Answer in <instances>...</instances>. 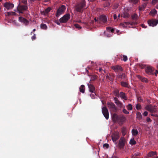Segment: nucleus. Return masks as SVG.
<instances>
[{
  "instance_id": "nucleus-21",
  "label": "nucleus",
  "mask_w": 158,
  "mask_h": 158,
  "mask_svg": "<svg viewBox=\"0 0 158 158\" xmlns=\"http://www.w3.org/2000/svg\"><path fill=\"white\" fill-rule=\"evenodd\" d=\"M138 77L140 80L142 82H145V83H147L148 82V80L145 77H143L140 75H138Z\"/></svg>"
},
{
  "instance_id": "nucleus-59",
  "label": "nucleus",
  "mask_w": 158,
  "mask_h": 158,
  "mask_svg": "<svg viewBox=\"0 0 158 158\" xmlns=\"http://www.w3.org/2000/svg\"><path fill=\"white\" fill-rule=\"evenodd\" d=\"M158 73V70H156V72L155 73V74L156 76H157V74Z\"/></svg>"
},
{
  "instance_id": "nucleus-56",
  "label": "nucleus",
  "mask_w": 158,
  "mask_h": 158,
  "mask_svg": "<svg viewBox=\"0 0 158 158\" xmlns=\"http://www.w3.org/2000/svg\"><path fill=\"white\" fill-rule=\"evenodd\" d=\"M139 66L141 67L142 69L145 68V65H142V64H139Z\"/></svg>"
},
{
  "instance_id": "nucleus-3",
  "label": "nucleus",
  "mask_w": 158,
  "mask_h": 158,
  "mask_svg": "<svg viewBox=\"0 0 158 158\" xmlns=\"http://www.w3.org/2000/svg\"><path fill=\"white\" fill-rule=\"evenodd\" d=\"M28 8L27 5L21 4L20 2L17 7V9L19 13L21 14L23 13L25 11L27 10Z\"/></svg>"
},
{
  "instance_id": "nucleus-41",
  "label": "nucleus",
  "mask_w": 158,
  "mask_h": 158,
  "mask_svg": "<svg viewBox=\"0 0 158 158\" xmlns=\"http://www.w3.org/2000/svg\"><path fill=\"white\" fill-rule=\"evenodd\" d=\"M129 16H130V15L127 13H124V15H123V17L125 18H127L129 17Z\"/></svg>"
},
{
  "instance_id": "nucleus-52",
  "label": "nucleus",
  "mask_w": 158,
  "mask_h": 158,
  "mask_svg": "<svg viewBox=\"0 0 158 158\" xmlns=\"http://www.w3.org/2000/svg\"><path fill=\"white\" fill-rule=\"evenodd\" d=\"M124 24L127 25H130V22H124Z\"/></svg>"
},
{
  "instance_id": "nucleus-15",
  "label": "nucleus",
  "mask_w": 158,
  "mask_h": 158,
  "mask_svg": "<svg viewBox=\"0 0 158 158\" xmlns=\"http://www.w3.org/2000/svg\"><path fill=\"white\" fill-rule=\"evenodd\" d=\"M112 69L114 70L116 72L119 71H123L122 67L118 65L112 67Z\"/></svg>"
},
{
  "instance_id": "nucleus-37",
  "label": "nucleus",
  "mask_w": 158,
  "mask_h": 158,
  "mask_svg": "<svg viewBox=\"0 0 158 158\" xmlns=\"http://www.w3.org/2000/svg\"><path fill=\"white\" fill-rule=\"evenodd\" d=\"M136 108L138 110L141 109L142 108L141 106L139 104H138L136 105Z\"/></svg>"
},
{
  "instance_id": "nucleus-46",
  "label": "nucleus",
  "mask_w": 158,
  "mask_h": 158,
  "mask_svg": "<svg viewBox=\"0 0 158 158\" xmlns=\"http://www.w3.org/2000/svg\"><path fill=\"white\" fill-rule=\"evenodd\" d=\"M109 147V144L107 143H105L104 145H103V147H105L106 148H108Z\"/></svg>"
},
{
  "instance_id": "nucleus-50",
  "label": "nucleus",
  "mask_w": 158,
  "mask_h": 158,
  "mask_svg": "<svg viewBox=\"0 0 158 158\" xmlns=\"http://www.w3.org/2000/svg\"><path fill=\"white\" fill-rule=\"evenodd\" d=\"M158 1V0H152V3L153 4H155L156 2Z\"/></svg>"
},
{
  "instance_id": "nucleus-5",
  "label": "nucleus",
  "mask_w": 158,
  "mask_h": 158,
  "mask_svg": "<svg viewBox=\"0 0 158 158\" xmlns=\"http://www.w3.org/2000/svg\"><path fill=\"white\" fill-rule=\"evenodd\" d=\"M66 9V7L64 5H62L57 10L56 13V16L58 17L61 15L64 12Z\"/></svg>"
},
{
  "instance_id": "nucleus-64",
  "label": "nucleus",
  "mask_w": 158,
  "mask_h": 158,
  "mask_svg": "<svg viewBox=\"0 0 158 158\" xmlns=\"http://www.w3.org/2000/svg\"><path fill=\"white\" fill-rule=\"evenodd\" d=\"M156 156V157L155 156V157H153V158H158V157L157 156Z\"/></svg>"
},
{
  "instance_id": "nucleus-35",
  "label": "nucleus",
  "mask_w": 158,
  "mask_h": 158,
  "mask_svg": "<svg viewBox=\"0 0 158 158\" xmlns=\"http://www.w3.org/2000/svg\"><path fill=\"white\" fill-rule=\"evenodd\" d=\"M132 106L131 104H128L127 106V108L128 110H132Z\"/></svg>"
},
{
  "instance_id": "nucleus-27",
  "label": "nucleus",
  "mask_w": 158,
  "mask_h": 158,
  "mask_svg": "<svg viewBox=\"0 0 158 158\" xmlns=\"http://www.w3.org/2000/svg\"><path fill=\"white\" fill-rule=\"evenodd\" d=\"M106 30L108 32H111L112 33H113L114 31V29L113 28H111V27H106Z\"/></svg>"
},
{
  "instance_id": "nucleus-47",
  "label": "nucleus",
  "mask_w": 158,
  "mask_h": 158,
  "mask_svg": "<svg viewBox=\"0 0 158 158\" xmlns=\"http://www.w3.org/2000/svg\"><path fill=\"white\" fill-rule=\"evenodd\" d=\"M138 100L139 102H141L143 101V100L141 97H139L138 98Z\"/></svg>"
},
{
  "instance_id": "nucleus-36",
  "label": "nucleus",
  "mask_w": 158,
  "mask_h": 158,
  "mask_svg": "<svg viewBox=\"0 0 158 158\" xmlns=\"http://www.w3.org/2000/svg\"><path fill=\"white\" fill-rule=\"evenodd\" d=\"M123 58L122 59V60H123V61L125 62L127 60V56L125 55H123Z\"/></svg>"
},
{
  "instance_id": "nucleus-18",
  "label": "nucleus",
  "mask_w": 158,
  "mask_h": 158,
  "mask_svg": "<svg viewBox=\"0 0 158 158\" xmlns=\"http://www.w3.org/2000/svg\"><path fill=\"white\" fill-rule=\"evenodd\" d=\"M157 156V152L156 151H151L148 154V157H151L153 158L155 156Z\"/></svg>"
},
{
  "instance_id": "nucleus-11",
  "label": "nucleus",
  "mask_w": 158,
  "mask_h": 158,
  "mask_svg": "<svg viewBox=\"0 0 158 158\" xmlns=\"http://www.w3.org/2000/svg\"><path fill=\"white\" fill-rule=\"evenodd\" d=\"M148 23L150 26L154 27L158 23V20L157 19H151L148 20Z\"/></svg>"
},
{
  "instance_id": "nucleus-19",
  "label": "nucleus",
  "mask_w": 158,
  "mask_h": 158,
  "mask_svg": "<svg viewBox=\"0 0 158 158\" xmlns=\"http://www.w3.org/2000/svg\"><path fill=\"white\" fill-rule=\"evenodd\" d=\"M119 95L120 97H121L122 99H123L125 100H126L127 99V97L126 96L125 93L124 92H120L119 94Z\"/></svg>"
},
{
  "instance_id": "nucleus-25",
  "label": "nucleus",
  "mask_w": 158,
  "mask_h": 158,
  "mask_svg": "<svg viewBox=\"0 0 158 158\" xmlns=\"http://www.w3.org/2000/svg\"><path fill=\"white\" fill-rule=\"evenodd\" d=\"M131 133H132V135L134 136H136L138 134V131L136 129H133L131 130Z\"/></svg>"
},
{
  "instance_id": "nucleus-17",
  "label": "nucleus",
  "mask_w": 158,
  "mask_h": 158,
  "mask_svg": "<svg viewBox=\"0 0 158 158\" xmlns=\"http://www.w3.org/2000/svg\"><path fill=\"white\" fill-rule=\"evenodd\" d=\"M145 71L146 73L149 74H152L153 70L150 66H147L145 68Z\"/></svg>"
},
{
  "instance_id": "nucleus-7",
  "label": "nucleus",
  "mask_w": 158,
  "mask_h": 158,
  "mask_svg": "<svg viewBox=\"0 0 158 158\" xmlns=\"http://www.w3.org/2000/svg\"><path fill=\"white\" fill-rule=\"evenodd\" d=\"M119 133L117 131H115L111 135V139L113 142L116 143V141L119 138Z\"/></svg>"
},
{
  "instance_id": "nucleus-60",
  "label": "nucleus",
  "mask_w": 158,
  "mask_h": 158,
  "mask_svg": "<svg viewBox=\"0 0 158 158\" xmlns=\"http://www.w3.org/2000/svg\"><path fill=\"white\" fill-rule=\"evenodd\" d=\"M92 96H93V97H92V98H94V94H90V96L91 97Z\"/></svg>"
},
{
  "instance_id": "nucleus-13",
  "label": "nucleus",
  "mask_w": 158,
  "mask_h": 158,
  "mask_svg": "<svg viewBox=\"0 0 158 158\" xmlns=\"http://www.w3.org/2000/svg\"><path fill=\"white\" fill-rule=\"evenodd\" d=\"M19 20L20 22L23 23L26 26L28 24L29 21L23 17H20L19 18Z\"/></svg>"
},
{
  "instance_id": "nucleus-48",
  "label": "nucleus",
  "mask_w": 158,
  "mask_h": 158,
  "mask_svg": "<svg viewBox=\"0 0 158 158\" xmlns=\"http://www.w3.org/2000/svg\"><path fill=\"white\" fill-rule=\"evenodd\" d=\"M36 38V37H35V35L34 34V35L31 37V39L32 40H34Z\"/></svg>"
},
{
  "instance_id": "nucleus-58",
  "label": "nucleus",
  "mask_w": 158,
  "mask_h": 158,
  "mask_svg": "<svg viewBox=\"0 0 158 158\" xmlns=\"http://www.w3.org/2000/svg\"><path fill=\"white\" fill-rule=\"evenodd\" d=\"M94 20L95 22H97L98 23V18L97 19L96 18H94Z\"/></svg>"
},
{
  "instance_id": "nucleus-20",
  "label": "nucleus",
  "mask_w": 158,
  "mask_h": 158,
  "mask_svg": "<svg viewBox=\"0 0 158 158\" xmlns=\"http://www.w3.org/2000/svg\"><path fill=\"white\" fill-rule=\"evenodd\" d=\"M89 90L91 93H93L95 90V88L94 86L91 84H88Z\"/></svg>"
},
{
  "instance_id": "nucleus-24",
  "label": "nucleus",
  "mask_w": 158,
  "mask_h": 158,
  "mask_svg": "<svg viewBox=\"0 0 158 158\" xmlns=\"http://www.w3.org/2000/svg\"><path fill=\"white\" fill-rule=\"evenodd\" d=\"M16 15V13L14 12H7L5 13V15L6 16H9L10 15Z\"/></svg>"
},
{
  "instance_id": "nucleus-4",
  "label": "nucleus",
  "mask_w": 158,
  "mask_h": 158,
  "mask_svg": "<svg viewBox=\"0 0 158 158\" xmlns=\"http://www.w3.org/2000/svg\"><path fill=\"white\" fill-rule=\"evenodd\" d=\"M145 108L146 110L152 113H155L157 111V106H152L151 104L146 106Z\"/></svg>"
},
{
  "instance_id": "nucleus-28",
  "label": "nucleus",
  "mask_w": 158,
  "mask_h": 158,
  "mask_svg": "<svg viewBox=\"0 0 158 158\" xmlns=\"http://www.w3.org/2000/svg\"><path fill=\"white\" fill-rule=\"evenodd\" d=\"M126 75L124 73H122L118 76V78L121 79H124L126 78Z\"/></svg>"
},
{
  "instance_id": "nucleus-42",
  "label": "nucleus",
  "mask_w": 158,
  "mask_h": 158,
  "mask_svg": "<svg viewBox=\"0 0 158 158\" xmlns=\"http://www.w3.org/2000/svg\"><path fill=\"white\" fill-rule=\"evenodd\" d=\"M74 26L75 27L77 28H78L79 29H81L82 27H81L79 25V24H75L74 25Z\"/></svg>"
},
{
  "instance_id": "nucleus-12",
  "label": "nucleus",
  "mask_w": 158,
  "mask_h": 158,
  "mask_svg": "<svg viewBox=\"0 0 158 158\" xmlns=\"http://www.w3.org/2000/svg\"><path fill=\"white\" fill-rule=\"evenodd\" d=\"M107 105L108 108L111 109L112 110L114 111L117 110V107L114 103L108 102L107 103Z\"/></svg>"
},
{
  "instance_id": "nucleus-6",
  "label": "nucleus",
  "mask_w": 158,
  "mask_h": 158,
  "mask_svg": "<svg viewBox=\"0 0 158 158\" xmlns=\"http://www.w3.org/2000/svg\"><path fill=\"white\" fill-rule=\"evenodd\" d=\"M70 18V15L69 14H67L60 19V23H65L68 22Z\"/></svg>"
},
{
  "instance_id": "nucleus-32",
  "label": "nucleus",
  "mask_w": 158,
  "mask_h": 158,
  "mask_svg": "<svg viewBox=\"0 0 158 158\" xmlns=\"http://www.w3.org/2000/svg\"><path fill=\"white\" fill-rule=\"evenodd\" d=\"M21 3V4L23 5H27V1L26 0H19V3Z\"/></svg>"
},
{
  "instance_id": "nucleus-33",
  "label": "nucleus",
  "mask_w": 158,
  "mask_h": 158,
  "mask_svg": "<svg viewBox=\"0 0 158 158\" xmlns=\"http://www.w3.org/2000/svg\"><path fill=\"white\" fill-rule=\"evenodd\" d=\"M130 143L131 145H134L136 143V141L133 138H131L130 141Z\"/></svg>"
},
{
  "instance_id": "nucleus-14",
  "label": "nucleus",
  "mask_w": 158,
  "mask_h": 158,
  "mask_svg": "<svg viewBox=\"0 0 158 158\" xmlns=\"http://www.w3.org/2000/svg\"><path fill=\"white\" fill-rule=\"evenodd\" d=\"M4 6L7 10L12 9L14 7V5L12 3L6 2L4 4Z\"/></svg>"
},
{
  "instance_id": "nucleus-55",
  "label": "nucleus",
  "mask_w": 158,
  "mask_h": 158,
  "mask_svg": "<svg viewBox=\"0 0 158 158\" xmlns=\"http://www.w3.org/2000/svg\"><path fill=\"white\" fill-rule=\"evenodd\" d=\"M113 17H114V20H115L116 19L117 17V15H116V14H114V15Z\"/></svg>"
},
{
  "instance_id": "nucleus-16",
  "label": "nucleus",
  "mask_w": 158,
  "mask_h": 158,
  "mask_svg": "<svg viewBox=\"0 0 158 158\" xmlns=\"http://www.w3.org/2000/svg\"><path fill=\"white\" fill-rule=\"evenodd\" d=\"M114 103H116V105L120 108H122L123 106L121 102L119 101L118 99L117 98H114Z\"/></svg>"
},
{
  "instance_id": "nucleus-63",
  "label": "nucleus",
  "mask_w": 158,
  "mask_h": 158,
  "mask_svg": "<svg viewBox=\"0 0 158 158\" xmlns=\"http://www.w3.org/2000/svg\"><path fill=\"white\" fill-rule=\"evenodd\" d=\"M113 158H118L116 156H113Z\"/></svg>"
},
{
  "instance_id": "nucleus-49",
  "label": "nucleus",
  "mask_w": 158,
  "mask_h": 158,
  "mask_svg": "<svg viewBox=\"0 0 158 158\" xmlns=\"http://www.w3.org/2000/svg\"><path fill=\"white\" fill-rule=\"evenodd\" d=\"M148 113L147 111H145L144 112L143 114V115L144 116H147L148 115Z\"/></svg>"
},
{
  "instance_id": "nucleus-23",
  "label": "nucleus",
  "mask_w": 158,
  "mask_h": 158,
  "mask_svg": "<svg viewBox=\"0 0 158 158\" xmlns=\"http://www.w3.org/2000/svg\"><path fill=\"white\" fill-rule=\"evenodd\" d=\"M85 86L84 85H82L80 86L79 88L80 91L83 93H85Z\"/></svg>"
},
{
  "instance_id": "nucleus-51",
  "label": "nucleus",
  "mask_w": 158,
  "mask_h": 158,
  "mask_svg": "<svg viewBox=\"0 0 158 158\" xmlns=\"http://www.w3.org/2000/svg\"><path fill=\"white\" fill-rule=\"evenodd\" d=\"M151 120L150 118L147 117V121L148 122H150L151 121Z\"/></svg>"
},
{
  "instance_id": "nucleus-10",
  "label": "nucleus",
  "mask_w": 158,
  "mask_h": 158,
  "mask_svg": "<svg viewBox=\"0 0 158 158\" xmlns=\"http://www.w3.org/2000/svg\"><path fill=\"white\" fill-rule=\"evenodd\" d=\"M102 112L106 119L108 120L109 118V112L106 106L103 107L102 108Z\"/></svg>"
},
{
  "instance_id": "nucleus-57",
  "label": "nucleus",
  "mask_w": 158,
  "mask_h": 158,
  "mask_svg": "<svg viewBox=\"0 0 158 158\" xmlns=\"http://www.w3.org/2000/svg\"><path fill=\"white\" fill-rule=\"evenodd\" d=\"M141 27L143 28H146L147 27V26H145V25L143 24L141 25Z\"/></svg>"
},
{
  "instance_id": "nucleus-53",
  "label": "nucleus",
  "mask_w": 158,
  "mask_h": 158,
  "mask_svg": "<svg viewBox=\"0 0 158 158\" xmlns=\"http://www.w3.org/2000/svg\"><path fill=\"white\" fill-rule=\"evenodd\" d=\"M136 23V22H130V25H133L134 24H135Z\"/></svg>"
},
{
  "instance_id": "nucleus-31",
  "label": "nucleus",
  "mask_w": 158,
  "mask_h": 158,
  "mask_svg": "<svg viewBox=\"0 0 158 158\" xmlns=\"http://www.w3.org/2000/svg\"><path fill=\"white\" fill-rule=\"evenodd\" d=\"M40 27L42 29L45 30H46L47 28L46 25L43 23L40 25Z\"/></svg>"
},
{
  "instance_id": "nucleus-22",
  "label": "nucleus",
  "mask_w": 158,
  "mask_h": 158,
  "mask_svg": "<svg viewBox=\"0 0 158 158\" xmlns=\"http://www.w3.org/2000/svg\"><path fill=\"white\" fill-rule=\"evenodd\" d=\"M147 2H145L142 5L140 6H139V10L141 11L144 10V8L147 6Z\"/></svg>"
},
{
  "instance_id": "nucleus-62",
  "label": "nucleus",
  "mask_w": 158,
  "mask_h": 158,
  "mask_svg": "<svg viewBox=\"0 0 158 158\" xmlns=\"http://www.w3.org/2000/svg\"><path fill=\"white\" fill-rule=\"evenodd\" d=\"M86 71V72H87V73H88L89 71H88V69H87V68L85 69Z\"/></svg>"
},
{
  "instance_id": "nucleus-1",
  "label": "nucleus",
  "mask_w": 158,
  "mask_h": 158,
  "mask_svg": "<svg viewBox=\"0 0 158 158\" xmlns=\"http://www.w3.org/2000/svg\"><path fill=\"white\" fill-rule=\"evenodd\" d=\"M112 118L113 121L117 122L119 124H122L126 120L125 117L123 115H117L116 113L113 114Z\"/></svg>"
},
{
  "instance_id": "nucleus-2",
  "label": "nucleus",
  "mask_w": 158,
  "mask_h": 158,
  "mask_svg": "<svg viewBox=\"0 0 158 158\" xmlns=\"http://www.w3.org/2000/svg\"><path fill=\"white\" fill-rule=\"evenodd\" d=\"M85 5V0H83L81 2L77 4L75 7V9L77 12L82 13L83 10V8Z\"/></svg>"
},
{
  "instance_id": "nucleus-26",
  "label": "nucleus",
  "mask_w": 158,
  "mask_h": 158,
  "mask_svg": "<svg viewBox=\"0 0 158 158\" xmlns=\"http://www.w3.org/2000/svg\"><path fill=\"white\" fill-rule=\"evenodd\" d=\"M120 84H121V85L123 87H124L126 88L128 87V84L127 83H126L125 82L122 81L121 83H120Z\"/></svg>"
},
{
  "instance_id": "nucleus-39",
  "label": "nucleus",
  "mask_w": 158,
  "mask_h": 158,
  "mask_svg": "<svg viewBox=\"0 0 158 158\" xmlns=\"http://www.w3.org/2000/svg\"><path fill=\"white\" fill-rule=\"evenodd\" d=\"M51 7H48L46 8L45 10V14H47L51 10Z\"/></svg>"
},
{
  "instance_id": "nucleus-45",
  "label": "nucleus",
  "mask_w": 158,
  "mask_h": 158,
  "mask_svg": "<svg viewBox=\"0 0 158 158\" xmlns=\"http://www.w3.org/2000/svg\"><path fill=\"white\" fill-rule=\"evenodd\" d=\"M96 79V76H94L92 77L91 78V80L90 81V83H91V81H94Z\"/></svg>"
},
{
  "instance_id": "nucleus-9",
  "label": "nucleus",
  "mask_w": 158,
  "mask_h": 158,
  "mask_svg": "<svg viewBox=\"0 0 158 158\" xmlns=\"http://www.w3.org/2000/svg\"><path fill=\"white\" fill-rule=\"evenodd\" d=\"M107 21V18L105 15H101L98 18V23L103 24L106 23Z\"/></svg>"
},
{
  "instance_id": "nucleus-61",
  "label": "nucleus",
  "mask_w": 158,
  "mask_h": 158,
  "mask_svg": "<svg viewBox=\"0 0 158 158\" xmlns=\"http://www.w3.org/2000/svg\"><path fill=\"white\" fill-rule=\"evenodd\" d=\"M86 71V72H87V73H88L89 71H88V69H87V68L85 69Z\"/></svg>"
},
{
  "instance_id": "nucleus-43",
  "label": "nucleus",
  "mask_w": 158,
  "mask_h": 158,
  "mask_svg": "<svg viewBox=\"0 0 158 158\" xmlns=\"http://www.w3.org/2000/svg\"><path fill=\"white\" fill-rule=\"evenodd\" d=\"M139 0H129L130 2H132L134 4H136L138 2Z\"/></svg>"
},
{
  "instance_id": "nucleus-34",
  "label": "nucleus",
  "mask_w": 158,
  "mask_h": 158,
  "mask_svg": "<svg viewBox=\"0 0 158 158\" xmlns=\"http://www.w3.org/2000/svg\"><path fill=\"white\" fill-rule=\"evenodd\" d=\"M157 12V11L156 10L154 9L153 10H151V11L150 13V14L151 15L153 16L154 15H155L156 14Z\"/></svg>"
},
{
  "instance_id": "nucleus-8",
  "label": "nucleus",
  "mask_w": 158,
  "mask_h": 158,
  "mask_svg": "<svg viewBox=\"0 0 158 158\" xmlns=\"http://www.w3.org/2000/svg\"><path fill=\"white\" fill-rule=\"evenodd\" d=\"M126 143V139L124 137H122L119 141L118 146L119 148L122 149L124 148Z\"/></svg>"
},
{
  "instance_id": "nucleus-29",
  "label": "nucleus",
  "mask_w": 158,
  "mask_h": 158,
  "mask_svg": "<svg viewBox=\"0 0 158 158\" xmlns=\"http://www.w3.org/2000/svg\"><path fill=\"white\" fill-rule=\"evenodd\" d=\"M131 18H132L133 20H136L137 19L138 16L136 14H134L131 15Z\"/></svg>"
},
{
  "instance_id": "nucleus-38",
  "label": "nucleus",
  "mask_w": 158,
  "mask_h": 158,
  "mask_svg": "<svg viewBox=\"0 0 158 158\" xmlns=\"http://www.w3.org/2000/svg\"><path fill=\"white\" fill-rule=\"evenodd\" d=\"M122 133L123 135H125L126 133V129L125 128H123L122 130Z\"/></svg>"
},
{
  "instance_id": "nucleus-40",
  "label": "nucleus",
  "mask_w": 158,
  "mask_h": 158,
  "mask_svg": "<svg viewBox=\"0 0 158 158\" xmlns=\"http://www.w3.org/2000/svg\"><path fill=\"white\" fill-rule=\"evenodd\" d=\"M122 111L123 113H125V114H128L129 113V112L126 109L124 108V107Z\"/></svg>"
},
{
  "instance_id": "nucleus-30",
  "label": "nucleus",
  "mask_w": 158,
  "mask_h": 158,
  "mask_svg": "<svg viewBox=\"0 0 158 158\" xmlns=\"http://www.w3.org/2000/svg\"><path fill=\"white\" fill-rule=\"evenodd\" d=\"M137 118L140 120L142 118V115L141 113L139 112H138L136 113Z\"/></svg>"
},
{
  "instance_id": "nucleus-54",
  "label": "nucleus",
  "mask_w": 158,
  "mask_h": 158,
  "mask_svg": "<svg viewBox=\"0 0 158 158\" xmlns=\"http://www.w3.org/2000/svg\"><path fill=\"white\" fill-rule=\"evenodd\" d=\"M99 72H100L102 73V71H103L104 72V73H105V71L102 70V68H99Z\"/></svg>"
},
{
  "instance_id": "nucleus-44",
  "label": "nucleus",
  "mask_w": 158,
  "mask_h": 158,
  "mask_svg": "<svg viewBox=\"0 0 158 158\" xmlns=\"http://www.w3.org/2000/svg\"><path fill=\"white\" fill-rule=\"evenodd\" d=\"M106 78L110 81H112L113 80V78H111V76L110 75H107L106 76Z\"/></svg>"
}]
</instances>
